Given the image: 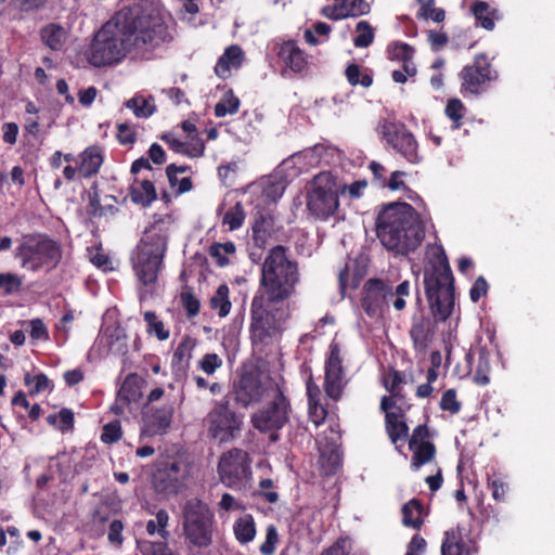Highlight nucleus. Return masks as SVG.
I'll list each match as a JSON object with an SVG mask.
<instances>
[{
  "instance_id": "obj_22",
  "label": "nucleus",
  "mask_w": 555,
  "mask_h": 555,
  "mask_svg": "<svg viewBox=\"0 0 555 555\" xmlns=\"http://www.w3.org/2000/svg\"><path fill=\"white\" fill-rule=\"evenodd\" d=\"M104 201H111L105 204H101L99 183L94 181L88 191V204L86 211L90 218H100L103 216H113L118 212V208L115 206L117 198L114 195H106Z\"/></svg>"
},
{
  "instance_id": "obj_28",
  "label": "nucleus",
  "mask_w": 555,
  "mask_h": 555,
  "mask_svg": "<svg viewBox=\"0 0 555 555\" xmlns=\"http://www.w3.org/2000/svg\"><path fill=\"white\" fill-rule=\"evenodd\" d=\"M470 12L476 20V24L489 31L494 29L496 21L503 18V14L499 9L490 7L483 0H476L470 7Z\"/></svg>"
},
{
  "instance_id": "obj_13",
  "label": "nucleus",
  "mask_w": 555,
  "mask_h": 555,
  "mask_svg": "<svg viewBox=\"0 0 555 555\" xmlns=\"http://www.w3.org/2000/svg\"><path fill=\"white\" fill-rule=\"evenodd\" d=\"M208 437L219 443H227L237 438L242 430V417L230 408V401H216L206 418Z\"/></svg>"
},
{
  "instance_id": "obj_44",
  "label": "nucleus",
  "mask_w": 555,
  "mask_h": 555,
  "mask_svg": "<svg viewBox=\"0 0 555 555\" xmlns=\"http://www.w3.org/2000/svg\"><path fill=\"white\" fill-rule=\"evenodd\" d=\"M405 382L403 372L390 367L384 377V387L393 398L404 400V395L401 393V385Z\"/></svg>"
},
{
  "instance_id": "obj_19",
  "label": "nucleus",
  "mask_w": 555,
  "mask_h": 555,
  "mask_svg": "<svg viewBox=\"0 0 555 555\" xmlns=\"http://www.w3.org/2000/svg\"><path fill=\"white\" fill-rule=\"evenodd\" d=\"M436 322L427 315H414L409 331L416 352H425L433 343Z\"/></svg>"
},
{
  "instance_id": "obj_21",
  "label": "nucleus",
  "mask_w": 555,
  "mask_h": 555,
  "mask_svg": "<svg viewBox=\"0 0 555 555\" xmlns=\"http://www.w3.org/2000/svg\"><path fill=\"white\" fill-rule=\"evenodd\" d=\"M79 177L89 179L96 176L104 163L103 147L93 144L87 146L77 157Z\"/></svg>"
},
{
  "instance_id": "obj_29",
  "label": "nucleus",
  "mask_w": 555,
  "mask_h": 555,
  "mask_svg": "<svg viewBox=\"0 0 555 555\" xmlns=\"http://www.w3.org/2000/svg\"><path fill=\"white\" fill-rule=\"evenodd\" d=\"M386 289V310L392 305L396 311H402L406 307V298L410 296V281L404 280L397 286L389 279H384Z\"/></svg>"
},
{
  "instance_id": "obj_36",
  "label": "nucleus",
  "mask_w": 555,
  "mask_h": 555,
  "mask_svg": "<svg viewBox=\"0 0 555 555\" xmlns=\"http://www.w3.org/2000/svg\"><path fill=\"white\" fill-rule=\"evenodd\" d=\"M47 423L62 433L74 429L75 415L68 408H62L59 413H52L47 416Z\"/></svg>"
},
{
  "instance_id": "obj_8",
  "label": "nucleus",
  "mask_w": 555,
  "mask_h": 555,
  "mask_svg": "<svg viewBox=\"0 0 555 555\" xmlns=\"http://www.w3.org/2000/svg\"><path fill=\"white\" fill-rule=\"evenodd\" d=\"M291 411L284 383L274 384L270 401L250 416V423L259 433L269 434L270 441L276 442L280 439L279 431L289 422Z\"/></svg>"
},
{
  "instance_id": "obj_26",
  "label": "nucleus",
  "mask_w": 555,
  "mask_h": 555,
  "mask_svg": "<svg viewBox=\"0 0 555 555\" xmlns=\"http://www.w3.org/2000/svg\"><path fill=\"white\" fill-rule=\"evenodd\" d=\"M160 140H163L172 152L190 158L199 157L205 151V143L198 135L192 137L189 142H183L169 132L164 133Z\"/></svg>"
},
{
  "instance_id": "obj_30",
  "label": "nucleus",
  "mask_w": 555,
  "mask_h": 555,
  "mask_svg": "<svg viewBox=\"0 0 555 555\" xmlns=\"http://www.w3.org/2000/svg\"><path fill=\"white\" fill-rule=\"evenodd\" d=\"M402 525L406 528L420 530L424 525V505L420 499L413 498L402 508Z\"/></svg>"
},
{
  "instance_id": "obj_61",
  "label": "nucleus",
  "mask_w": 555,
  "mask_h": 555,
  "mask_svg": "<svg viewBox=\"0 0 555 555\" xmlns=\"http://www.w3.org/2000/svg\"><path fill=\"white\" fill-rule=\"evenodd\" d=\"M29 336L34 341H48L50 339L48 327L44 322L39 319H33L29 321Z\"/></svg>"
},
{
  "instance_id": "obj_46",
  "label": "nucleus",
  "mask_w": 555,
  "mask_h": 555,
  "mask_svg": "<svg viewBox=\"0 0 555 555\" xmlns=\"http://www.w3.org/2000/svg\"><path fill=\"white\" fill-rule=\"evenodd\" d=\"M143 319L146 323V332L152 335L154 334L158 340H167L170 336L169 330L165 328L163 321L157 319L154 311H145Z\"/></svg>"
},
{
  "instance_id": "obj_37",
  "label": "nucleus",
  "mask_w": 555,
  "mask_h": 555,
  "mask_svg": "<svg viewBox=\"0 0 555 555\" xmlns=\"http://www.w3.org/2000/svg\"><path fill=\"white\" fill-rule=\"evenodd\" d=\"M235 251V244L231 241L225 243L215 242L208 249L209 256L216 260V264L220 268H224L230 264V260L227 255L233 256Z\"/></svg>"
},
{
  "instance_id": "obj_51",
  "label": "nucleus",
  "mask_w": 555,
  "mask_h": 555,
  "mask_svg": "<svg viewBox=\"0 0 555 555\" xmlns=\"http://www.w3.org/2000/svg\"><path fill=\"white\" fill-rule=\"evenodd\" d=\"M357 36L353 38L356 48H366L374 41V29L367 21H360L356 25Z\"/></svg>"
},
{
  "instance_id": "obj_31",
  "label": "nucleus",
  "mask_w": 555,
  "mask_h": 555,
  "mask_svg": "<svg viewBox=\"0 0 555 555\" xmlns=\"http://www.w3.org/2000/svg\"><path fill=\"white\" fill-rule=\"evenodd\" d=\"M233 533L242 545L251 542L257 533L254 517L249 514L238 517L233 524Z\"/></svg>"
},
{
  "instance_id": "obj_32",
  "label": "nucleus",
  "mask_w": 555,
  "mask_h": 555,
  "mask_svg": "<svg viewBox=\"0 0 555 555\" xmlns=\"http://www.w3.org/2000/svg\"><path fill=\"white\" fill-rule=\"evenodd\" d=\"M129 195L134 204L143 207L150 206L157 198L154 183L150 180H143L138 185L133 184L130 188Z\"/></svg>"
},
{
  "instance_id": "obj_5",
  "label": "nucleus",
  "mask_w": 555,
  "mask_h": 555,
  "mask_svg": "<svg viewBox=\"0 0 555 555\" xmlns=\"http://www.w3.org/2000/svg\"><path fill=\"white\" fill-rule=\"evenodd\" d=\"M168 237L155 225L145 231L133 249L130 260L134 275L144 286L155 285L164 268Z\"/></svg>"
},
{
  "instance_id": "obj_1",
  "label": "nucleus",
  "mask_w": 555,
  "mask_h": 555,
  "mask_svg": "<svg viewBox=\"0 0 555 555\" xmlns=\"http://www.w3.org/2000/svg\"><path fill=\"white\" fill-rule=\"evenodd\" d=\"M171 40L159 12L150 4H133L118 11L93 36L86 51L95 67L120 62L133 50L151 51Z\"/></svg>"
},
{
  "instance_id": "obj_18",
  "label": "nucleus",
  "mask_w": 555,
  "mask_h": 555,
  "mask_svg": "<svg viewBox=\"0 0 555 555\" xmlns=\"http://www.w3.org/2000/svg\"><path fill=\"white\" fill-rule=\"evenodd\" d=\"M276 56L285 68L294 74H304L308 70L309 55L295 40H286L278 44Z\"/></svg>"
},
{
  "instance_id": "obj_17",
  "label": "nucleus",
  "mask_w": 555,
  "mask_h": 555,
  "mask_svg": "<svg viewBox=\"0 0 555 555\" xmlns=\"http://www.w3.org/2000/svg\"><path fill=\"white\" fill-rule=\"evenodd\" d=\"M384 279L371 278L361 289V307L369 318H380L386 311Z\"/></svg>"
},
{
  "instance_id": "obj_45",
  "label": "nucleus",
  "mask_w": 555,
  "mask_h": 555,
  "mask_svg": "<svg viewBox=\"0 0 555 555\" xmlns=\"http://www.w3.org/2000/svg\"><path fill=\"white\" fill-rule=\"evenodd\" d=\"M169 521V515L167 511L159 509L156 515L155 519H150L146 524V532L150 535H154L158 533L163 541L167 542L169 538V531L166 529Z\"/></svg>"
},
{
  "instance_id": "obj_38",
  "label": "nucleus",
  "mask_w": 555,
  "mask_h": 555,
  "mask_svg": "<svg viewBox=\"0 0 555 555\" xmlns=\"http://www.w3.org/2000/svg\"><path fill=\"white\" fill-rule=\"evenodd\" d=\"M241 101L234 94L233 90H228L220 101L215 105L214 113L216 117H224L227 115L236 114L240 109Z\"/></svg>"
},
{
  "instance_id": "obj_57",
  "label": "nucleus",
  "mask_w": 555,
  "mask_h": 555,
  "mask_svg": "<svg viewBox=\"0 0 555 555\" xmlns=\"http://www.w3.org/2000/svg\"><path fill=\"white\" fill-rule=\"evenodd\" d=\"M24 384L30 387L29 395L35 396L48 389L50 386V380L43 373H39L37 375L26 373L24 376Z\"/></svg>"
},
{
  "instance_id": "obj_39",
  "label": "nucleus",
  "mask_w": 555,
  "mask_h": 555,
  "mask_svg": "<svg viewBox=\"0 0 555 555\" xmlns=\"http://www.w3.org/2000/svg\"><path fill=\"white\" fill-rule=\"evenodd\" d=\"M117 396L119 397V401H122V403L137 401L140 397L139 376L134 373L127 375L117 392Z\"/></svg>"
},
{
  "instance_id": "obj_62",
  "label": "nucleus",
  "mask_w": 555,
  "mask_h": 555,
  "mask_svg": "<svg viewBox=\"0 0 555 555\" xmlns=\"http://www.w3.org/2000/svg\"><path fill=\"white\" fill-rule=\"evenodd\" d=\"M320 555H351V543L348 538L340 537Z\"/></svg>"
},
{
  "instance_id": "obj_27",
  "label": "nucleus",
  "mask_w": 555,
  "mask_h": 555,
  "mask_svg": "<svg viewBox=\"0 0 555 555\" xmlns=\"http://www.w3.org/2000/svg\"><path fill=\"white\" fill-rule=\"evenodd\" d=\"M253 242L258 249H266L274 230V218L270 212H259L251 227Z\"/></svg>"
},
{
  "instance_id": "obj_53",
  "label": "nucleus",
  "mask_w": 555,
  "mask_h": 555,
  "mask_svg": "<svg viewBox=\"0 0 555 555\" xmlns=\"http://www.w3.org/2000/svg\"><path fill=\"white\" fill-rule=\"evenodd\" d=\"M490 361L487 350L481 349L478 353V364L474 375V382L479 386H485L490 382Z\"/></svg>"
},
{
  "instance_id": "obj_9",
  "label": "nucleus",
  "mask_w": 555,
  "mask_h": 555,
  "mask_svg": "<svg viewBox=\"0 0 555 555\" xmlns=\"http://www.w3.org/2000/svg\"><path fill=\"white\" fill-rule=\"evenodd\" d=\"M339 185L337 178L330 171L314 176L307 193V210L322 221L333 217L339 208Z\"/></svg>"
},
{
  "instance_id": "obj_60",
  "label": "nucleus",
  "mask_w": 555,
  "mask_h": 555,
  "mask_svg": "<svg viewBox=\"0 0 555 555\" xmlns=\"http://www.w3.org/2000/svg\"><path fill=\"white\" fill-rule=\"evenodd\" d=\"M439 405L442 411H448L451 414H457L461 411L462 404L456 398V390L453 388L446 390L442 393Z\"/></svg>"
},
{
  "instance_id": "obj_3",
  "label": "nucleus",
  "mask_w": 555,
  "mask_h": 555,
  "mask_svg": "<svg viewBox=\"0 0 555 555\" xmlns=\"http://www.w3.org/2000/svg\"><path fill=\"white\" fill-rule=\"evenodd\" d=\"M376 235L396 255L414 251L425 237V227L415 208L402 202L384 206L376 218Z\"/></svg>"
},
{
  "instance_id": "obj_52",
  "label": "nucleus",
  "mask_w": 555,
  "mask_h": 555,
  "mask_svg": "<svg viewBox=\"0 0 555 555\" xmlns=\"http://www.w3.org/2000/svg\"><path fill=\"white\" fill-rule=\"evenodd\" d=\"M387 52L389 60L403 62L414 57L415 49L406 42L397 41L388 46Z\"/></svg>"
},
{
  "instance_id": "obj_34",
  "label": "nucleus",
  "mask_w": 555,
  "mask_h": 555,
  "mask_svg": "<svg viewBox=\"0 0 555 555\" xmlns=\"http://www.w3.org/2000/svg\"><path fill=\"white\" fill-rule=\"evenodd\" d=\"M42 42L51 50L59 51L65 42V30L59 24H48L40 30Z\"/></svg>"
},
{
  "instance_id": "obj_48",
  "label": "nucleus",
  "mask_w": 555,
  "mask_h": 555,
  "mask_svg": "<svg viewBox=\"0 0 555 555\" xmlns=\"http://www.w3.org/2000/svg\"><path fill=\"white\" fill-rule=\"evenodd\" d=\"M245 217L244 206L241 202H237L224 212L222 223L228 225L230 231H234L243 225Z\"/></svg>"
},
{
  "instance_id": "obj_2",
  "label": "nucleus",
  "mask_w": 555,
  "mask_h": 555,
  "mask_svg": "<svg viewBox=\"0 0 555 555\" xmlns=\"http://www.w3.org/2000/svg\"><path fill=\"white\" fill-rule=\"evenodd\" d=\"M282 245L272 247L261 268L260 288L250 305V336L254 345H270L281 333L283 304L299 282L298 266L287 257Z\"/></svg>"
},
{
  "instance_id": "obj_63",
  "label": "nucleus",
  "mask_w": 555,
  "mask_h": 555,
  "mask_svg": "<svg viewBox=\"0 0 555 555\" xmlns=\"http://www.w3.org/2000/svg\"><path fill=\"white\" fill-rule=\"evenodd\" d=\"M222 365V359L217 353H206L198 362V367L207 375H212Z\"/></svg>"
},
{
  "instance_id": "obj_50",
  "label": "nucleus",
  "mask_w": 555,
  "mask_h": 555,
  "mask_svg": "<svg viewBox=\"0 0 555 555\" xmlns=\"http://www.w3.org/2000/svg\"><path fill=\"white\" fill-rule=\"evenodd\" d=\"M138 547L142 555H179L165 541H141Z\"/></svg>"
},
{
  "instance_id": "obj_40",
  "label": "nucleus",
  "mask_w": 555,
  "mask_h": 555,
  "mask_svg": "<svg viewBox=\"0 0 555 555\" xmlns=\"http://www.w3.org/2000/svg\"><path fill=\"white\" fill-rule=\"evenodd\" d=\"M126 107L131 109L138 118H147L152 116L156 109L153 104V98H144L143 95H134L125 103Z\"/></svg>"
},
{
  "instance_id": "obj_33",
  "label": "nucleus",
  "mask_w": 555,
  "mask_h": 555,
  "mask_svg": "<svg viewBox=\"0 0 555 555\" xmlns=\"http://www.w3.org/2000/svg\"><path fill=\"white\" fill-rule=\"evenodd\" d=\"M385 427L391 442L396 444L400 440H406L409 427L404 421L399 420L395 412H387L385 415Z\"/></svg>"
},
{
  "instance_id": "obj_14",
  "label": "nucleus",
  "mask_w": 555,
  "mask_h": 555,
  "mask_svg": "<svg viewBox=\"0 0 555 555\" xmlns=\"http://www.w3.org/2000/svg\"><path fill=\"white\" fill-rule=\"evenodd\" d=\"M218 474L220 481L228 488H244L251 476L247 452L234 448L223 453L218 463Z\"/></svg>"
},
{
  "instance_id": "obj_56",
  "label": "nucleus",
  "mask_w": 555,
  "mask_h": 555,
  "mask_svg": "<svg viewBox=\"0 0 555 555\" xmlns=\"http://www.w3.org/2000/svg\"><path fill=\"white\" fill-rule=\"evenodd\" d=\"M122 437L120 421L114 420L102 427L101 441L105 444L118 442Z\"/></svg>"
},
{
  "instance_id": "obj_42",
  "label": "nucleus",
  "mask_w": 555,
  "mask_h": 555,
  "mask_svg": "<svg viewBox=\"0 0 555 555\" xmlns=\"http://www.w3.org/2000/svg\"><path fill=\"white\" fill-rule=\"evenodd\" d=\"M229 287L227 284L218 286L215 295L210 298V308L218 311L220 318H224L230 313L231 301L229 299Z\"/></svg>"
},
{
  "instance_id": "obj_49",
  "label": "nucleus",
  "mask_w": 555,
  "mask_h": 555,
  "mask_svg": "<svg viewBox=\"0 0 555 555\" xmlns=\"http://www.w3.org/2000/svg\"><path fill=\"white\" fill-rule=\"evenodd\" d=\"M194 346H195L194 340L191 337L185 336L180 341V344L178 345V347L176 348V350L172 354L173 364L179 365V366H188L189 361L192 358V350H193Z\"/></svg>"
},
{
  "instance_id": "obj_43",
  "label": "nucleus",
  "mask_w": 555,
  "mask_h": 555,
  "mask_svg": "<svg viewBox=\"0 0 555 555\" xmlns=\"http://www.w3.org/2000/svg\"><path fill=\"white\" fill-rule=\"evenodd\" d=\"M345 76L348 83L352 87L360 85L363 88H370L373 85V76L367 70L362 72L361 67L356 63L347 65Z\"/></svg>"
},
{
  "instance_id": "obj_6",
  "label": "nucleus",
  "mask_w": 555,
  "mask_h": 555,
  "mask_svg": "<svg viewBox=\"0 0 555 555\" xmlns=\"http://www.w3.org/2000/svg\"><path fill=\"white\" fill-rule=\"evenodd\" d=\"M15 257L20 260L21 267L28 271H52L62 261L63 248L60 241L48 234L33 233L23 236Z\"/></svg>"
},
{
  "instance_id": "obj_10",
  "label": "nucleus",
  "mask_w": 555,
  "mask_h": 555,
  "mask_svg": "<svg viewBox=\"0 0 555 555\" xmlns=\"http://www.w3.org/2000/svg\"><path fill=\"white\" fill-rule=\"evenodd\" d=\"M191 477V463L183 456H167L156 463L152 476L155 491L164 495L182 492Z\"/></svg>"
},
{
  "instance_id": "obj_4",
  "label": "nucleus",
  "mask_w": 555,
  "mask_h": 555,
  "mask_svg": "<svg viewBox=\"0 0 555 555\" xmlns=\"http://www.w3.org/2000/svg\"><path fill=\"white\" fill-rule=\"evenodd\" d=\"M424 285L434 318L446 321L454 307V279L442 246L434 249L425 267Z\"/></svg>"
},
{
  "instance_id": "obj_41",
  "label": "nucleus",
  "mask_w": 555,
  "mask_h": 555,
  "mask_svg": "<svg viewBox=\"0 0 555 555\" xmlns=\"http://www.w3.org/2000/svg\"><path fill=\"white\" fill-rule=\"evenodd\" d=\"M319 463L324 475H335L341 466V457L338 450L331 449L328 451V447H326V449L321 451Z\"/></svg>"
},
{
  "instance_id": "obj_35",
  "label": "nucleus",
  "mask_w": 555,
  "mask_h": 555,
  "mask_svg": "<svg viewBox=\"0 0 555 555\" xmlns=\"http://www.w3.org/2000/svg\"><path fill=\"white\" fill-rule=\"evenodd\" d=\"M413 452L411 465L414 469H418L421 466L429 463L436 454V447L430 441H421L413 448H410Z\"/></svg>"
},
{
  "instance_id": "obj_55",
  "label": "nucleus",
  "mask_w": 555,
  "mask_h": 555,
  "mask_svg": "<svg viewBox=\"0 0 555 555\" xmlns=\"http://www.w3.org/2000/svg\"><path fill=\"white\" fill-rule=\"evenodd\" d=\"M180 300L189 319H192L199 313L201 301L190 288L186 287L181 292Z\"/></svg>"
},
{
  "instance_id": "obj_58",
  "label": "nucleus",
  "mask_w": 555,
  "mask_h": 555,
  "mask_svg": "<svg viewBox=\"0 0 555 555\" xmlns=\"http://www.w3.org/2000/svg\"><path fill=\"white\" fill-rule=\"evenodd\" d=\"M347 17H358L370 13V4L365 0H340Z\"/></svg>"
},
{
  "instance_id": "obj_15",
  "label": "nucleus",
  "mask_w": 555,
  "mask_h": 555,
  "mask_svg": "<svg viewBox=\"0 0 555 555\" xmlns=\"http://www.w3.org/2000/svg\"><path fill=\"white\" fill-rule=\"evenodd\" d=\"M379 132L386 143L410 164H418L422 159L418 143L414 134L402 122L384 120Z\"/></svg>"
},
{
  "instance_id": "obj_59",
  "label": "nucleus",
  "mask_w": 555,
  "mask_h": 555,
  "mask_svg": "<svg viewBox=\"0 0 555 555\" xmlns=\"http://www.w3.org/2000/svg\"><path fill=\"white\" fill-rule=\"evenodd\" d=\"M279 540L280 538L276 527L274 525H269L266 528V540L259 547L260 553L262 555H273Z\"/></svg>"
},
{
  "instance_id": "obj_7",
  "label": "nucleus",
  "mask_w": 555,
  "mask_h": 555,
  "mask_svg": "<svg viewBox=\"0 0 555 555\" xmlns=\"http://www.w3.org/2000/svg\"><path fill=\"white\" fill-rule=\"evenodd\" d=\"M215 527V514L206 502L197 498L186 500L182 506V529L189 547H209Z\"/></svg>"
},
{
  "instance_id": "obj_12",
  "label": "nucleus",
  "mask_w": 555,
  "mask_h": 555,
  "mask_svg": "<svg viewBox=\"0 0 555 555\" xmlns=\"http://www.w3.org/2000/svg\"><path fill=\"white\" fill-rule=\"evenodd\" d=\"M461 94L479 96L489 86L499 79V72L493 68L491 60L486 53L474 56L473 63L465 65L459 74Z\"/></svg>"
},
{
  "instance_id": "obj_24",
  "label": "nucleus",
  "mask_w": 555,
  "mask_h": 555,
  "mask_svg": "<svg viewBox=\"0 0 555 555\" xmlns=\"http://www.w3.org/2000/svg\"><path fill=\"white\" fill-rule=\"evenodd\" d=\"M175 413L173 403H165L162 406L151 409L146 413L145 424L152 435H162L170 427Z\"/></svg>"
},
{
  "instance_id": "obj_23",
  "label": "nucleus",
  "mask_w": 555,
  "mask_h": 555,
  "mask_svg": "<svg viewBox=\"0 0 555 555\" xmlns=\"http://www.w3.org/2000/svg\"><path fill=\"white\" fill-rule=\"evenodd\" d=\"M464 535V528L460 525L447 530L441 543V555H472L474 547Z\"/></svg>"
},
{
  "instance_id": "obj_47",
  "label": "nucleus",
  "mask_w": 555,
  "mask_h": 555,
  "mask_svg": "<svg viewBox=\"0 0 555 555\" xmlns=\"http://www.w3.org/2000/svg\"><path fill=\"white\" fill-rule=\"evenodd\" d=\"M466 107L460 99H450L447 102L444 114L452 121V129H460L463 126V118Z\"/></svg>"
},
{
  "instance_id": "obj_20",
  "label": "nucleus",
  "mask_w": 555,
  "mask_h": 555,
  "mask_svg": "<svg viewBox=\"0 0 555 555\" xmlns=\"http://www.w3.org/2000/svg\"><path fill=\"white\" fill-rule=\"evenodd\" d=\"M306 390L308 397V415L310 421L315 425H322L327 415V408L321 402L322 392L319 385L314 382L312 373H309V376L306 380Z\"/></svg>"
},
{
  "instance_id": "obj_11",
  "label": "nucleus",
  "mask_w": 555,
  "mask_h": 555,
  "mask_svg": "<svg viewBox=\"0 0 555 555\" xmlns=\"http://www.w3.org/2000/svg\"><path fill=\"white\" fill-rule=\"evenodd\" d=\"M274 384L264 380L262 372L257 366L244 367L233 383L232 395L235 403L244 409L260 403L264 396H270Z\"/></svg>"
},
{
  "instance_id": "obj_25",
  "label": "nucleus",
  "mask_w": 555,
  "mask_h": 555,
  "mask_svg": "<svg viewBox=\"0 0 555 555\" xmlns=\"http://www.w3.org/2000/svg\"><path fill=\"white\" fill-rule=\"evenodd\" d=\"M244 62V52L238 44H231L225 48L223 54L218 59L214 72L215 74L225 80L231 75V69L241 68Z\"/></svg>"
},
{
  "instance_id": "obj_16",
  "label": "nucleus",
  "mask_w": 555,
  "mask_h": 555,
  "mask_svg": "<svg viewBox=\"0 0 555 555\" xmlns=\"http://www.w3.org/2000/svg\"><path fill=\"white\" fill-rule=\"evenodd\" d=\"M347 384L340 347L338 344L332 343L324 365L323 388L326 397L334 402H338L343 398Z\"/></svg>"
},
{
  "instance_id": "obj_64",
  "label": "nucleus",
  "mask_w": 555,
  "mask_h": 555,
  "mask_svg": "<svg viewBox=\"0 0 555 555\" xmlns=\"http://www.w3.org/2000/svg\"><path fill=\"white\" fill-rule=\"evenodd\" d=\"M488 487L491 490L492 498L498 502H504L507 492V485L500 478L493 477L488 479Z\"/></svg>"
},
{
  "instance_id": "obj_54",
  "label": "nucleus",
  "mask_w": 555,
  "mask_h": 555,
  "mask_svg": "<svg viewBox=\"0 0 555 555\" xmlns=\"http://www.w3.org/2000/svg\"><path fill=\"white\" fill-rule=\"evenodd\" d=\"M23 286V278L18 274L7 272L0 273V291L9 296L18 293Z\"/></svg>"
}]
</instances>
